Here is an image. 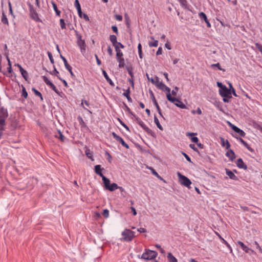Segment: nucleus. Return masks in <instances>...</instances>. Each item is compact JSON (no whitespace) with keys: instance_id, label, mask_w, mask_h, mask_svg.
<instances>
[{"instance_id":"obj_1","label":"nucleus","mask_w":262,"mask_h":262,"mask_svg":"<svg viewBox=\"0 0 262 262\" xmlns=\"http://www.w3.org/2000/svg\"><path fill=\"white\" fill-rule=\"evenodd\" d=\"M158 255V253L154 250L145 249L144 252L141 255H138L139 258L145 260H152Z\"/></svg>"},{"instance_id":"obj_2","label":"nucleus","mask_w":262,"mask_h":262,"mask_svg":"<svg viewBox=\"0 0 262 262\" xmlns=\"http://www.w3.org/2000/svg\"><path fill=\"white\" fill-rule=\"evenodd\" d=\"M75 34L77 38V45L80 48L81 53L83 55L86 52V47L85 40L82 39L81 35L76 31H75Z\"/></svg>"},{"instance_id":"obj_3","label":"nucleus","mask_w":262,"mask_h":262,"mask_svg":"<svg viewBox=\"0 0 262 262\" xmlns=\"http://www.w3.org/2000/svg\"><path fill=\"white\" fill-rule=\"evenodd\" d=\"M135 232L130 229H125L122 232V238L121 240L125 242H130L133 240V238L135 236Z\"/></svg>"},{"instance_id":"obj_4","label":"nucleus","mask_w":262,"mask_h":262,"mask_svg":"<svg viewBox=\"0 0 262 262\" xmlns=\"http://www.w3.org/2000/svg\"><path fill=\"white\" fill-rule=\"evenodd\" d=\"M166 97L168 101L173 103L177 107L181 108H186V106L180 99L172 97L171 94H166Z\"/></svg>"},{"instance_id":"obj_5","label":"nucleus","mask_w":262,"mask_h":262,"mask_svg":"<svg viewBox=\"0 0 262 262\" xmlns=\"http://www.w3.org/2000/svg\"><path fill=\"white\" fill-rule=\"evenodd\" d=\"M179 181L180 184L188 188H190V185L192 184L191 181L186 176L182 175L180 172H177Z\"/></svg>"},{"instance_id":"obj_6","label":"nucleus","mask_w":262,"mask_h":262,"mask_svg":"<svg viewBox=\"0 0 262 262\" xmlns=\"http://www.w3.org/2000/svg\"><path fill=\"white\" fill-rule=\"evenodd\" d=\"M29 12L30 16L33 20L36 22H42L41 20L39 17L38 14L31 5H29Z\"/></svg>"},{"instance_id":"obj_7","label":"nucleus","mask_w":262,"mask_h":262,"mask_svg":"<svg viewBox=\"0 0 262 262\" xmlns=\"http://www.w3.org/2000/svg\"><path fill=\"white\" fill-rule=\"evenodd\" d=\"M103 182L104 183L105 189L111 191H113L116 189H117L118 188V186L116 183H113L111 184L110 180L108 178H107L106 181H103Z\"/></svg>"},{"instance_id":"obj_8","label":"nucleus","mask_w":262,"mask_h":262,"mask_svg":"<svg viewBox=\"0 0 262 262\" xmlns=\"http://www.w3.org/2000/svg\"><path fill=\"white\" fill-rule=\"evenodd\" d=\"M237 244H238L241 247V249L246 253L250 255L255 254L253 250L246 246L242 242L238 241L237 242Z\"/></svg>"},{"instance_id":"obj_9","label":"nucleus","mask_w":262,"mask_h":262,"mask_svg":"<svg viewBox=\"0 0 262 262\" xmlns=\"http://www.w3.org/2000/svg\"><path fill=\"white\" fill-rule=\"evenodd\" d=\"M60 57L61 58V59L62 60V61H63V63H64V66H65V68L66 69L70 72V75L71 76V77H74L75 76L73 72H72V67L68 63V61L66 59V58L63 56L61 54H60Z\"/></svg>"},{"instance_id":"obj_10","label":"nucleus","mask_w":262,"mask_h":262,"mask_svg":"<svg viewBox=\"0 0 262 262\" xmlns=\"http://www.w3.org/2000/svg\"><path fill=\"white\" fill-rule=\"evenodd\" d=\"M112 136L113 137H114V138L118 142H119L121 144V145L125 147V148H129V145L126 143L124 140L122 138H121V137H120L119 136L117 135L114 132H113L112 133Z\"/></svg>"},{"instance_id":"obj_11","label":"nucleus","mask_w":262,"mask_h":262,"mask_svg":"<svg viewBox=\"0 0 262 262\" xmlns=\"http://www.w3.org/2000/svg\"><path fill=\"white\" fill-rule=\"evenodd\" d=\"M104 170V168L101 167L100 165H96L95 166V172L102 178V181H106L107 178L105 177L102 173V171Z\"/></svg>"},{"instance_id":"obj_12","label":"nucleus","mask_w":262,"mask_h":262,"mask_svg":"<svg viewBox=\"0 0 262 262\" xmlns=\"http://www.w3.org/2000/svg\"><path fill=\"white\" fill-rule=\"evenodd\" d=\"M148 135L151 136L152 137H155V133L149 127H148L145 124L141 121L139 122L138 124Z\"/></svg>"},{"instance_id":"obj_13","label":"nucleus","mask_w":262,"mask_h":262,"mask_svg":"<svg viewBox=\"0 0 262 262\" xmlns=\"http://www.w3.org/2000/svg\"><path fill=\"white\" fill-rule=\"evenodd\" d=\"M157 87L164 92H167L166 94H170V89L166 86L163 82H160L156 84Z\"/></svg>"},{"instance_id":"obj_14","label":"nucleus","mask_w":262,"mask_h":262,"mask_svg":"<svg viewBox=\"0 0 262 262\" xmlns=\"http://www.w3.org/2000/svg\"><path fill=\"white\" fill-rule=\"evenodd\" d=\"M219 94L222 97L231 96V90H229L227 86L224 89L219 90Z\"/></svg>"},{"instance_id":"obj_15","label":"nucleus","mask_w":262,"mask_h":262,"mask_svg":"<svg viewBox=\"0 0 262 262\" xmlns=\"http://www.w3.org/2000/svg\"><path fill=\"white\" fill-rule=\"evenodd\" d=\"M151 99H152V101L153 102V103L155 105V106H156L157 110V111L159 113V114L160 115V116L161 117H162V118H164L163 117V115L161 112V109H160V107L154 95V94L152 92H151Z\"/></svg>"},{"instance_id":"obj_16","label":"nucleus","mask_w":262,"mask_h":262,"mask_svg":"<svg viewBox=\"0 0 262 262\" xmlns=\"http://www.w3.org/2000/svg\"><path fill=\"white\" fill-rule=\"evenodd\" d=\"M199 17L201 20H203L206 24L207 27L208 28H210L211 27V24L210 23L209 20L207 18V15L203 12H200L199 13Z\"/></svg>"},{"instance_id":"obj_17","label":"nucleus","mask_w":262,"mask_h":262,"mask_svg":"<svg viewBox=\"0 0 262 262\" xmlns=\"http://www.w3.org/2000/svg\"><path fill=\"white\" fill-rule=\"evenodd\" d=\"M215 234L217 235V236L220 238V239L221 240V242L223 244H225L227 247L228 248V249L230 251V253H231V254H233V250H232V247H231V246L228 244V243L224 239L221 235L219 233H218L217 232H215Z\"/></svg>"},{"instance_id":"obj_18","label":"nucleus","mask_w":262,"mask_h":262,"mask_svg":"<svg viewBox=\"0 0 262 262\" xmlns=\"http://www.w3.org/2000/svg\"><path fill=\"white\" fill-rule=\"evenodd\" d=\"M237 166L241 169L245 170L247 169V165L244 163L242 158H238L236 161Z\"/></svg>"},{"instance_id":"obj_19","label":"nucleus","mask_w":262,"mask_h":262,"mask_svg":"<svg viewBox=\"0 0 262 262\" xmlns=\"http://www.w3.org/2000/svg\"><path fill=\"white\" fill-rule=\"evenodd\" d=\"M226 156L228 157L229 160L231 161H233L236 158L234 152L231 149H229L228 150V151L226 153Z\"/></svg>"},{"instance_id":"obj_20","label":"nucleus","mask_w":262,"mask_h":262,"mask_svg":"<svg viewBox=\"0 0 262 262\" xmlns=\"http://www.w3.org/2000/svg\"><path fill=\"white\" fill-rule=\"evenodd\" d=\"M74 6H75V7H76V9L77 10L79 16L80 18H82V12L81 11L80 4L78 0H75V1Z\"/></svg>"},{"instance_id":"obj_21","label":"nucleus","mask_w":262,"mask_h":262,"mask_svg":"<svg viewBox=\"0 0 262 262\" xmlns=\"http://www.w3.org/2000/svg\"><path fill=\"white\" fill-rule=\"evenodd\" d=\"M226 173L231 180L236 181L238 180V178L235 176L234 173L228 169H226Z\"/></svg>"},{"instance_id":"obj_22","label":"nucleus","mask_w":262,"mask_h":262,"mask_svg":"<svg viewBox=\"0 0 262 262\" xmlns=\"http://www.w3.org/2000/svg\"><path fill=\"white\" fill-rule=\"evenodd\" d=\"M102 74L104 78H105L107 82L109 83V84L112 86H114V83L113 82V81L111 80V79L108 76L105 70L102 71Z\"/></svg>"},{"instance_id":"obj_23","label":"nucleus","mask_w":262,"mask_h":262,"mask_svg":"<svg viewBox=\"0 0 262 262\" xmlns=\"http://www.w3.org/2000/svg\"><path fill=\"white\" fill-rule=\"evenodd\" d=\"M221 145L223 147H226V149H229L230 147V144L228 140H225L224 138L221 137Z\"/></svg>"},{"instance_id":"obj_24","label":"nucleus","mask_w":262,"mask_h":262,"mask_svg":"<svg viewBox=\"0 0 262 262\" xmlns=\"http://www.w3.org/2000/svg\"><path fill=\"white\" fill-rule=\"evenodd\" d=\"M55 137L59 139L61 141L64 142L66 139V137L62 135L60 130H58V133L55 135Z\"/></svg>"},{"instance_id":"obj_25","label":"nucleus","mask_w":262,"mask_h":262,"mask_svg":"<svg viewBox=\"0 0 262 262\" xmlns=\"http://www.w3.org/2000/svg\"><path fill=\"white\" fill-rule=\"evenodd\" d=\"M234 131L242 137H244L246 135V133L237 126L234 127Z\"/></svg>"},{"instance_id":"obj_26","label":"nucleus","mask_w":262,"mask_h":262,"mask_svg":"<svg viewBox=\"0 0 262 262\" xmlns=\"http://www.w3.org/2000/svg\"><path fill=\"white\" fill-rule=\"evenodd\" d=\"M167 259L170 262H178L177 259L171 253H168Z\"/></svg>"},{"instance_id":"obj_27","label":"nucleus","mask_w":262,"mask_h":262,"mask_svg":"<svg viewBox=\"0 0 262 262\" xmlns=\"http://www.w3.org/2000/svg\"><path fill=\"white\" fill-rule=\"evenodd\" d=\"M116 58H123V53L121 51L120 49H118V48L117 47H116Z\"/></svg>"},{"instance_id":"obj_28","label":"nucleus","mask_w":262,"mask_h":262,"mask_svg":"<svg viewBox=\"0 0 262 262\" xmlns=\"http://www.w3.org/2000/svg\"><path fill=\"white\" fill-rule=\"evenodd\" d=\"M154 122L155 123V124H156L157 127L159 129H160L161 130H163V128L162 126L161 125V124L160 123V122H159L158 118L155 115L154 116Z\"/></svg>"},{"instance_id":"obj_29","label":"nucleus","mask_w":262,"mask_h":262,"mask_svg":"<svg viewBox=\"0 0 262 262\" xmlns=\"http://www.w3.org/2000/svg\"><path fill=\"white\" fill-rule=\"evenodd\" d=\"M149 169L151 170L153 175L161 180H163V179L158 173V172L152 167H149Z\"/></svg>"},{"instance_id":"obj_30","label":"nucleus","mask_w":262,"mask_h":262,"mask_svg":"<svg viewBox=\"0 0 262 262\" xmlns=\"http://www.w3.org/2000/svg\"><path fill=\"white\" fill-rule=\"evenodd\" d=\"M110 40L113 46H115V45L118 42L117 37L115 35H111L110 36Z\"/></svg>"},{"instance_id":"obj_31","label":"nucleus","mask_w":262,"mask_h":262,"mask_svg":"<svg viewBox=\"0 0 262 262\" xmlns=\"http://www.w3.org/2000/svg\"><path fill=\"white\" fill-rule=\"evenodd\" d=\"M178 1L180 3V5L182 7H183L185 9L188 8V4H187V2L186 0H178Z\"/></svg>"},{"instance_id":"obj_32","label":"nucleus","mask_w":262,"mask_h":262,"mask_svg":"<svg viewBox=\"0 0 262 262\" xmlns=\"http://www.w3.org/2000/svg\"><path fill=\"white\" fill-rule=\"evenodd\" d=\"M85 154L88 158L91 159L92 161H94V159L93 158V153L90 151V149H86V150L85 151Z\"/></svg>"},{"instance_id":"obj_33","label":"nucleus","mask_w":262,"mask_h":262,"mask_svg":"<svg viewBox=\"0 0 262 262\" xmlns=\"http://www.w3.org/2000/svg\"><path fill=\"white\" fill-rule=\"evenodd\" d=\"M2 22L5 25H8L9 24V22L7 18L6 15L5 14L4 12H3L2 14Z\"/></svg>"},{"instance_id":"obj_34","label":"nucleus","mask_w":262,"mask_h":262,"mask_svg":"<svg viewBox=\"0 0 262 262\" xmlns=\"http://www.w3.org/2000/svg\"><path fill=\"white\" fill-rule=\"evenodd\" d=\"M117 61L119 62V67L120 68H123L125 65L124 59L123 58H118V59H117Z\"/></svg>"},{"instance_id":"obj_35","label":"nucleus","mask_w":262,"mask_h":262,"mask_svg":"<svg viewBox=\"0 0 262 262\" xmlns=\"http://www.w3.org/2000/svg\"><path fill=\"white\" fill-rule=\"evenodd\" d=\"M32 90V91L34 92V93L36 96L39 97L41 100H43V98H42V95L40 93V92H39L38 90H37L34 88H33Z\"/></svg>"},{"instance_id":"obj_36","label":"nucleus","mask_w":262,"mask_h":262,"mask_svg":"<svg viewBox=\"0 0 262 262\" xmlns=\"http://www.w3.org/2000/svg\"><path fill=\"white\" fill-rule=\"evenodd\" d=\"M211 67L212 68H216L219 70L223 71L224 72L225 71V69H223V68H221L220 63H216L212 64L211 65Z\"/></svg>"},{"instance_id":"obj_37","label":"nucleus","mask_w":262,"mask_h":262,"mask_svg":"<svg viewBox=\"0 0 262 262\" xmlns=\"http://www.w3.org/2000/svg\"><path fill=\"white\" fill-rule=\"evenodd\" d=\"M83 103H84L86 106H89L90 105V103H89V102L88 101H86V100L82 99L81 105L85 110H86L87 111L89 112L90 113H92V112L91 111H90L88 108H86L83 106Z\"/></svg>"},{"instance_id":"obj_38","label":"nucleus","mask_w":262,"mask_h":262,"mask_svg":"<svg viewBox=\"0 0 262 262\" xmlns=\"http://www.w3.org/2000/svg\"><path fill=\"white\" fill-rule=\"evenodd\" d=\"M138 51L139 53V57L142 59V46L140 43H139L138 45Z\"/></svg>"},{"instance_id":"obj_39","label":"nucleus","mask_w":262,"mask_h":262,"mask_svg":"<svg viewBox=\"0 0 262 262\" xmlns=\"http://www.w3.org/2000/svg\"><path fill=\"white\" fill-rule=\"evenodd\" d=\"M124 109L127 111L129 114L131 115H134V113L130 110V109L128 107L126 103H123Z\"/></svg>"},{"instance_id":"obj_40","label":"nucleus","mask_w":262,"mask_h":262,"mask_svg":"<svg viewBox=\"0 0 262 262\" xmlns=\"http://www.w3.org/2000/svg\"><path fill=\"white\" fill-rule=\"evenodd\" d=\"M50 88L58 95L60 94L59 91L56 88L55 85L52 83L50 85Z\"/></svg>"},{"instance_id":"obj_41","label":"nucleus","mask_w":262,"mask_h":262,"mask_svg":"<svg viewBox=\"0 0 262 262\" xmlns=\"http://www.w3.org/2000/svg\"><path fill=\"white\" fill-rule=\"evenodd\" d=\"M43 80L46 84L49 86H50L52 83V82L50 81L49 79L45 76H43Z\"/></svg>"},{"instance_id":"obj_42","label":"nucleus","mask_w":262,"mask_h":262,"mask_svg":"<svg viewBox=\"0 0 262 262\" xmlns=\"http://www.w3.org/2000/svg\"><path fill=\"white\" fill-rule=\"evenodd\" d=\"M148 45H149V46L150 47H156L158 45V41L156 40L154 42H149Z\"/></svg>"},{"instance_id":"obj_43","label":"nucleus","mask_w":262,"mask_h":262,"mask_svg":"<svg viewBox=\"0 0 262 262\" xmlns=\"http://www.w3.org/2000/svg\"><path fill=\"white\" fill-rule=\"evenodd\" d=\"M8 6H9V14H11L13 17H14L15 16H14V15L13 12L12 6H11V4L10 2H8Z\"/></svg>"},{"instance_id":"obj_44","label":"nucleus","mask_w":262,"mask_h":262,"mask_svg":"<svg viewBox=\"0 0 262 262\" xmlns=\"http://www.w3.org/2000/svg\"><path fill=\"white\" fill-rule=\"evenodd\" d=\"M118 120L121 125H122L127 130L129 131V127L120 118H118Z\"/></svg>"},{"instance_id":"obj_45","label":"nucleus","mask_w":262,"mask_h":262,"mask_svg":"<svg viewBox=\"0 0 262 262\" xmlns=\"http://www.w3.org/2000/svg\"><path fill=\"white\" fill-rule=\"evenodd\" d=\"M243 145L250 151L253 152V149L248 145V144L245 141Z\"/></svg>"},{"instance_id":"obj_46","label":"nucleus","mask_w":262,"mask_h":262,"mask_svg":"<svg viewBox=\"0 0 262 262\" xmlns=\"http://www.w3.org/2000/svg\"><path fill=\"white\" fill-rule=\"evenodd\" d=\"M243 145L250 151L253 152V149L248 145V144L245 141Z\"/></svg>"},{"instance_id":"obj_47","label":"nucleus","mask_w":262,"mask_h":262,"mask_svg":"<svg viewBox=\"0 0 262 262\" xmlns=\"http://www.w3.org/2000/svg\"><path fill=\"white\" fill-rule=\"evenodd\" d=\"M191 113L193 114H198L199 115H201L202 113V111L200 107H198L196 110H192Z\"/></svg>"},{"instance_id":"obj_48","label":"nucleus","mask_w":262,"mask_h":262,"mask_svg":"<svg viewBox=\"0 0 262 262\" xmlns=\"http://www.w3.org/2000/svg\"><path fill=\"white\" fill-rule=\"evenodd\" d=\"M53 68H54V70L52 72H51V74L52 75H56L58 77V76H59V72L57 70L55 66H53Z\"/></svg>"},{"instance_id":"obj_49","label":"nucleus","mask_w":262,"mask_h":262,"mask_svg":"<svg viewBox=\"0 0 262 262\" xmlns=\"http://www.w3.org/2000/svg\"><path fill=\"white\" fill-rule=\"evenodd\" d=\"M22 96L25 98H27L28 97V93L25 87H23L22 89Z\"/></svg>"},{"instance_id":"obj_50","label":"nucleus","mask_w":262,"mask_h":262,"mask_svg":"<svg viewBox=\"0 0 262 262\" xmlns=\"http://www.w3.org/2000/svg\"><path fill=\"white\" fill-rule=\"evenodd\" d=\"M126 69H127V71L129 75H130V76L132 78H134V74H133V72L132 68L127 67Z\"/></svg>"},{"instance_id":"obj_51","label":"nucleus","mask_w":262,"mask_h":262,"mask_svg":"<svg viewBox=\"0 0 262 262\" xmlns=\"http://www.w3.org/2000/svg\"><path fill=\"white\" fill-rule=\"evenodd\" d=\"M21 75L23 77V78L26 80H28V72L25 70L24 71L23 73H21Z\"/></svg>"},{"instance_id":"obj_52","label":"nucleus","mask_w":262,"mask_h":262,"mask_svg":"<svg viewBox=\"0 0 262 262\" xmlns=\"http://www.w3.org/2000/svg\"><path fill=\"white\" fill-rule=\"evenodd\" d=\"M60 25L62 29H66V23L63 19H60Z\"/></svg>"},{"instance_id":"obj_53","label":"nucleus","mask_w":262,"mask_h":262,"mask_svg":"<svg viewBox=\"0 0 262 262\" xmlns=\"http://www.w3.org/2000/svg\"><path fill=\"white\" fill-rule=\"evenodd\" d=\"M255 47L258 51L262 54V45L258 42L255 43Z\"/></svg>"},{"instance_id":"obj_54","label":"nucleus","mask_w":262,"mask_h":262,"mask_svg":"<svg viewBox=\"0 0 262 262\" xmlns=\"http://www.w3.org/2000/svg\"><path fill=\"white\" fill-rule=\"evenodd\" d=\"M102 215L105 217H108L109 216V211L108 209H105L103 210Z\"/></svg>"},{"instance_id":"obj_55","label":"nucleus","mask_w":262,"mask_h":262,"mask_svg":"<svg viewBox=\"0 0 262 262\" xmlns=\"http://www.w3.org/2000/svg\"><path fill=\"white\" fill-rule=\"evenodd\" d=\"M48 57H49V59L50 60V62L52 64H54V59H53V57L52 53L51 52H48Z\"/></svg>"},{"instance_id":"obj_56","label":"nucleus","mask_w":262,"mask_h":262,"mask_svg":"<svg viewBox=\"0 0 262 262\" xmlns=\"http://www.w3.org/2000/svg\"><path fill=\"white\" fill-rule=\"evenodd\" d=\"M115 47V49H116V47H117L118 48V49H120V48H124V46L120 42H117L116 44L115 45V46H113Z\"/></svg>"},{"instance_id":"obj_57","label":"nucleus","mask_w":262,"mask_h":262,"mask_svg":"<svg viewBox=\"0 0 262 262\" xmlns=\"http://www.w3.org/2000/svg\"><path fill=\"white\" fill-rule=\"evenodd\" d=\"M130 88L128 87V89L125 91V92L123 93V95L126 97H127L128 96H130Z\"/></svg>"},{"instance_id":"obj_58","label":"nucleus","mask_w":262,"mask_h":262,"mask_svg":"<svg viewBox=\"0 0 262 262\" xmlns=\"http://www.w3.org/2000/svg\"><path fill=\"white\" fill-rule=\"evenodd\" d=\"M58 78L62 82L64 86L65 87H68V83L67 82L64 80V79H63L62 78H61L60 76H58Z\"/></svg>"},{"instance_id":"obj_59","label":"nucleus","mask_w":262,"mask_h":262,"mask_svg":"<svg viewBox=\"0 0 262 262\" xmlns=\"http://www.w3.org/2000/svg\"><path fill=\"white\" fill-rule=\"evenodd\" d=\"M179 89L178 87L175 86L174 89L172 90V91H171V95H172L173 96H176L177 94V92L179 90Z\"/></svg>"},{"instance_id":"obj_60","label":"nucleus","mask_w":262,"mask_h":262,"mask_svg":"<svg viewBox=\"0 0 262 262\" xmlns=\"http://www.w3.org/2000/svg\"><path fill=\"white\" fill-rule=\"evenodd\" d=\"M115 18L116 20H117L118 21H122V19H123L122 15H119V14H116L115 15Z\"/></svg>"},{"instance_id":"obj_61","label":"nucleus","mask_w":262,"mask_h":262,"mask_svg":"<svg viewBox=\"0 0 262 262\" xmlns=\"http://www.w3.org/2000/svg\"><path fill=\"white\" fill-rule=\"evenodd\" d=\"M82 18H83L85 20V21H89L90 20V18H89V17L88 16V15L85 14V13H82Z\"/></svg>"},{"instance_id":"obj_62","label":"nucleus","mask_w":262,"mask_h":262,"mask_svg":"<svg viewBox=\"0 0 262 262\" xmlns=\"http://www.w3.org/2000/svg\"><path fill=\"white\" fill-rule=\"evenodd\" d=\"M112 29L117 35H118V28L116 26H112Z\"/></svg>"},{"instance_id":"obj_63","label":"nucleus","mask_w":262,"mask_h":262,"mask_svg":"<svg viewBox=\"0 0 262 262\" xmlns=\"http://www.w3.org/2000/svg\"><path fill=\"white\" fill-rule=\"evenodd\" d=\"M217 85L220 88L219 90H221L226 87L225 85L222 84V83L220 82H217Z\"/></svg>"},{"instance_id":"obj_64","label":"nucleus","mask_w":262,"mask_h":262,"mask_svg":"<svg viewBox=\"0 0 262 262\" xmlns=\"http://www.w3.org/2000/svg\"><path fill=\"white\" fill-rule=\"evenodd\" d=\"M232 98L231 96H227V97H223V101L225 103H228L229 102V99Z\"/></svg>"}]
</instances>
